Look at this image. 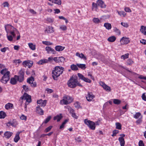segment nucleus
Returning <instances> with one entry per match:
<instances>
[{"instance_id": "nucleus-1", "label": "nucleus", "mask_w": 146, "mask_h": 146, "mask_svg": "<svg viewBox=\"0 0 146 146\" xmlns=\"http://www.w3.org/2000/svg\"><path fill=\"white\" fill-rule=\"evenodd\" d=\"M64 71L63 68L59 66H57L54 68L52 71V77L54 80H57L58 77L62 74Z\"/></svg>"}, {"instance_id": "nucleus-2", "label": "nucleus", "mask_w": 146, "mask_h": 146, "mask_svg": "<svg viewBox=\"0 0 146 146\" xmlns=\"http://www.w3.org/2000/svg\"><path fill=\"white\" fill-rule=\"evenodd\" d=\"M78 80L77 77L72 76L68 81L67 84L68 86L70 88H74L76 86Z\"/></svg>"}, {"instance_id": "nucleus-3", "label": "nucleus", "mask_w": 146, "mask_h": 146, "mask_svg": "<svg viewBox=\"0 0 146 146\" xmlns=\"http://www.w3.org/2000/svg\"><path fill=\"white\" fill-rule=\"evenodd\" d=\"M26 100V102L25 103V110L26 111L27 109V105L31 102V96L26 93H25L20 98V101L21 102H23L22 101H21V100Z\"/></svg>"}, {"instance_id": "nucleus-4", "label": "nucleus", "mask_w": 146, "mask_h": 146, "mask_svg": "<svg viewBox=\"0 0 146 146\" xmlns=\"http://www.w3.org/2000/svg\"><path fill=\"white\" fill-rule=\"evenodd\" d=\"M84 122L89 128L92 130H94L96 127L95 126V123L90 120H88L87 119H85L84 120Z\"/></svg>"}, {"instance_id": "nucleus-5", "label": "nucleus", "mask_w": 146, "mask_h": 146, "mask_svg": "<svg viewBox=\"0 0 146 146\" xmlns=\"http://www.w3.org/2000/svg\"><path fill=\"white\" fill-rule=\"evenodd\" d=\"M10 72L7 71L6 73L3 75L1 80V82L3 83L6 84L9 80Z\"/></svg>"}, {"instance_id": "nucleus-6", "label": "nucleus", "mask_w": 146, "mask_h": 146, "mask_svg": "<svg viewBox=\"0 0 146 146\" xmlns=\"http://www.w3.org/2000/svg\"><path fill=\"white\" fill-rule=\"evenodd\" d=\"M34 81V78L31 76L27 79V82L29 84H31V86L33 88L36 86V84L35 82H33Z\"/></svg>"}, {"instance_id": "nucleus-7", "label": "nucleus", "mask_w": 146, "mask_h": 146, "mask_svg": "<svg viewBox=\"0 0 146 146\" xmlns=\"http://www.w3.org/2000/svg\"><path fill=\"white\" fill-rule=\"evenodd\" d=\"M66 108L68 109V110L69 111L70 113L71 114L72 116L75 118L77 119L78 116H77L75 113L74 110L73 109H72L70 107L67 106H66Z\"/></svg>"}, {"instance_id": "nucleus-8", "label": "nucleus", "mask_w": 146, "mask_h": 146, "mask_svg": "<svg viewBox=\"0 0 146 146\" xmlns=\"http://www.w3.org/2000/svg\"><path fill=\"white\" fill-rule=\"evenodd\" d=\"M120 42L121 45H126L129 43L130 41L129 38L123 36L120 39Z\"/></svg>"}, {"instance_id": "nucleus-9", "label": "nucleus", "mask_w": 146, "mask_h": 146, "mask_svg": "<svg viewBox=\"0 0 146 146\" xmlns=\"http://www.w3.org/2000/svg\"><path fill=\"white\" fill-rule=\"evenodd\" d=\"M37 103L38 106V107H44L46 104V100H43L42 99L38 100L37 101Z\"/></svg>"}, {"instance_id": "nucleus-10", "label": "nucleus", "mask_w": 146, "mask_h": 146, "mask_svg": "<svg viewBox=\"0 0 146 146\" xmlns=\"http://www.w3.org/2000/svg\"><path fill=\"white\" fill-rule=\"evenodd\" d=\"M54 28L50 26L46 27L44 31L45 33H51L54 32Z\"/></svg>"}, {"instance_id": "nucleus-11", "label": "nucleus", "mask_w": 146, "mask_h": 146, "mask_svg": "<svg viewBox=\"0 0 146 146\" xmlns=\"http://www.w3.org/2000/svg\"><path fill=\"white\" fill-rule=\"evenodd\" d=\"M78 75L80 79L84 80L86 82L89 83H91V80L90 79L87 78L85 77L82 74L80 73H78Z\"/></svg>"}, {"instance_id": "nucleus-12", "label": "nucleus", "mask_w": 146, "mask_h": 146, "mask_svg": "<svg viewBox=\"0 0 146 146\" xmlns=\"http://www.w3.org/2000/svg\"><path fill=\"white\" fill-rule=\"evenodd\" d=\"M65 60V58L62 56L60 57H55L53 58V60L56 62L60 63L64 62Z\"/></svg>"}, {"instance_id": "nucleus-13", "label": "nucleus", "mask_w": 146, "mask_h": 146, "mask_svg": "<svg viewBox=\"0 0 146 146\" xmlns=\"http://www.w3.org/2000/svg\"><path fill=\"white\" fill-rule=\"evenodd\" d=\"M94 97V96L92 92H88V94L86 96V98L87 101L89 102H90L93 99Z\"/></svg>"}, {"instance_id": "nucleus-14", "label": "nucleus", "mask_w": 146, "mask_h": 146, "mask_svg": "<svg viewBox=\"0 0 146 146\" xmlns=\"http://www.w3.org/2000/svg\"><path fill=\"white\" fill-rule=\"evenodd\" d=\"M100 84L105 90L109 91H111V89L110 88L106 85L104 82L101 81L100 82Z\"/></svg>"}, {"instance_id": "nucleus-15", "label": "nucleus", "mask_w": 146, "mask_h": 146, "mask_svg": "<svg viewBox=\"0 0 146 146\" xmlns=\"http://www.w3.org/2000/svg\"><path fill=\"white\" fill-rule=\"evenodd\" d=\"M17 75H15L13 78H12L11 79L10 82L11 84L12 85H15L17 84Z\"/></svg>"}, {"instance_id": "nucleus-16", "label": "nucleus", "mask_w": 146, "mask_h": 146, "mask_svg": "<svg viewBox=\"0 0 146 146\" xmlns=\"http://www.w3.org/2000/svg\"><path fill=\"white\" fill-rule=\"evenodd\" d=\"M97 3L98 6L102 8H104L106 6L104 2L101 0H98Z\"/></svg>"}, {"instance_id": "nucleus-17", "label": "nucleus", "mask_w": 146, "mask_h": 146, "mask_svg": "<svg viewBox=\"0 0 146 146\" xmlns=\"http://www.w3.org/2000/svg\"><path fill=\"white\" fill-rule=\"evenodd\" d=\"M7 26H10L13 29V31H11L10 32V33L14 37H15V33L14 31H17V29H16L14 28L11 25L8 24L7 25H5V30L7 32Z\"/></svg>"}, {"instance_id": "nucleus-18", "label": "nucleus", "mask_w": 146, "mask_h": 146, "mask_svg": "<svg viewBox=\"0 0 146 146\" xmlns=\"http://www.w3.org/2000/svg\"><path fill=\"white\" fill-rule=\"evenodd\" d=\"M23 64L24 66L26 67L28 66L29 68H30L33 65V63H30L28 61H25L23 63Z\"/></svg>"}, {"instance_id": "nucleus-19", "label": "nucleus", "mask_w": 146, "mask_h": 146, "mask_svg": "<svg viewBox=\"0 0 146 146\" xmlns=\"http://www.w3.org/2000/svg\"><path fill=\"white\" fill-rule=\"evenodd\" d=\"M45 50L47 51L48 53H49L50 51L53 54H56V51L54 49L49 46L46 47L45 48Z\"/></svg>"}, {"instance_id": "nucleus-20", "label": "nucleus", "mask_w": 146, "mask_h": 146, "mask_svg": "<svg viewBox=\"0 0 146 146\" xmlns=\"http://www.w3.org/2000/svg\"><path fill=\"white\" fill-rule=\"evenodd\" d=\"M13 133L10 131H6L4 134V137L7 139H9L12 135Z\"/></svg>"}, {"instance_id": "nucleus-21", "label": "nucleus", "mask_w": 146, "mask_h": 146, "mask_svg": "<svg viewBox=\"0 0 146 146\" xmlns=\"http://www.w3.org/2000/svg\"><path fill=\"white\" fill-rule=\"evenodd\" d=\"M62 117V114L60 113L59 115H57L56 116L54 117V120H57V121L58 122L60 121Z\"/></svg>"}, {"instance_id": "nucleus-22", "label": "nucleus", "mask_w": 146, "mask_h": 146, "mask_svg": "<svg viewBox=\"0 0 146 146\" xmlns=\"http://www.w3.org/2000/svg\"><path fill=\"white\" fill-rule=\"evenodd\" d=\"M76 55L79 57L80 58L84 59V60H86L87 59V58L85 56L84 54L82 53L80 54V53L77 52L76 54Z\"/></svg>"}, {"instance_id": "nucleus-23", "label": "nucleus", "mask_w": 146, "mask_h": 146, "mask_svg": "<svg viewBox=\"0 0 146 146\" xmlns=\"http://www.w3.org/2000/svg\"><path fill=\"white\" fill-rule=\"evenodd\" d=\"M63 98L66 99L68 101L69 104L72 102L73 100V99L72 98L67 95L65 96Z\"/></svg>"}, {"instance_id": "nucleus-24", "label": "nucleus", "mask_w": 146, "mask_h": 146, "mask_svg": "<svg viewBox=\"0 0 146 146\" xmlns=\"http://www.w3.org/2000/svg\"><path fill=\"white\" fill-rule=\"evenodd\" d=\"M36 111L40 115H43L44 113L43 110L40 107L37 106L36 108Z\"/></svg>"}, {"instance_id": "nucleus-25", "label": "nucleus", "mask_w": 146, "mask_h": 146, "mask_svg": "<svg viewBox=\"0 0 146 146\" xmlns=\"http://www.w3.org/2000/svg\"><path fill=\"white\" fill-rule=\"evenodd\" d=\"M64 48V47L61 46H57L55 47V50L58 51H62L63 50Z\"/></svg>"}, {"instance_id": "nucleus-26", "label": "nucleus", "mask_w": 146, "mask_h": 146, "mask_svg": "<svg viewBox=\"0 0 146 146\" xmlns=\"http://www.w3.org/2000/svg\"><path fill=\"white\" fill-rule=\"evenodd\" d=\"M20 134V132H17L16 133L15 138H14V141L16 143L20 139L19 136Z\"/></svg>"}, {"instance_id": "nucleus-27", "label": "nucleus", "mask_w": 146, "mask_h": 146, "mask_svg": "<svg viewBox=\"0 0 146 146\" xmlns=\"http://www.w3.org/2000/svg\"><path fill=\"white\" fill-rule=\"evenodd\" d=\"M121 146H124L125 145L124 139L123 138L119 137L118 138Z\"/></svg>"}, {"instance_id": "nucleus-28", "label": "nucleus", "mask_w": 146, "mask_h": 146, "mask_svg": "<svg viewBox=\"0 0 146 146\" xmlns=\"http://www.w3.org/2000/svg\"><path fill=\"white\" fill-rule=\"evenodd\" d=\"M116 39V38L115 36H111L108 38V40L110 42H113Z\"/></svg>"}, {"instance_id": "nucleus-29", "label": "nucleus", "mask_w": 146, "mask_h": 146, "mask_svg": "<svg viewBox=\"0 0 146 146\" xmlns=\"http://www.w3.org/2000/svg\"><path fill=\"white\" fill-rule=\"evenodd\" d=\"M5 107V109L7 110L12 109L13 107V105L12 104L8 103L6 104Z\"/></svg>"}, {"instance_id": "nucleus-30", "label": "nucleus", "mask_w": 146, "mask_h": 146, "mask_svg": "<svg viewBox=\"0 0 146 146\" xmlns=\"http://www.w3.org/2000/svg\"><path fill=\"white\" fill-rule=\"evenodd\" d=\"M117 12L120 16H122L123 17H125L126 15V14L123 11H117Z\"/></svg>"}, {"instance_id": "nucleus-31", "label": "nucleus", "mask_w": 146, "mask_h": 146, "mask_svg": "<svg viewBox=\"0 0 146 146\" xmlns=\"http://www.w3.org/2000/svg\"><path fill=\"white\" fill-rule=\"evenodd\" d=\"M104 26L108 30H110L111 28V25L108 23H105L104 24Z\"/></svg>"}, {"instance_id": "nucleus-32", "label": "nucleus", "mask_w": 146, "mask_h": 146, "mask_svg": "<svg viewBox=\"0 0 146 146\" xmlns=\"http://www.w3.org/2000/svg\"><path fill=\"white\" fill-rule=\"evenodd\" d=\"M48 1H52V3L60 5L61 4V0H48Z\"/></svg>"}, {"instance_id": "nucleus-33", "label": "nucleus", "mask_w": 146, "mask_h": 146, "mask_svg": "<svg viewBox=\"0 0 146 146\" xmlns=\"http://www.w3.org/2000/svg\"><path fill=\"white\" fill-rule=\"evenodd\" d=\"M76 65L79 68H81L83 70L85 69L86 68V65L84 64H77Z\"/></svg>"}, {"instance_id": "nucleus-34", "label": "nucleus", "mask_w": 146, "mask_h": 146, "mask_svg": "<svg viewBox=\"0 0 146 146\" xmlns=\"http://www.w3.org/2000/svg\"><path fill=\"white\" fill-rule=\"evenodd\" d=\"M28 45L29 48L32 50H35L36 49V46L32 43H28Z\"/></svg>"}, {"instance_id": "nucleus-35", "label": "nucleus", "mask_w": 146, "mask_h": 146, "mask_svg": "<svg viewBox=\"0 0 146 146\" xmlns=\"http://www.w3.org/2000/svg\"><path fill=\"white\" fill-rule=\"evenodd\" d=\"M48 62V60L46 59H43L41 60L38 62V63L39 64L42 65L44 64L47 63Z\"/></svg>"}, {"instance_id": "nucleus-36", "label": "nucleus", "mask_w": 146, "mask_h": 146, "mask_svg": "<svg viewBox=\"0 0 146 146\" xmlns=\"http://www.w3.org/2000/svg\"><path fill=\"white\" fill-rule=\"evenodd\" d=\"M17 81L20 82H21L24 80V76H17Z\"/></svg>"}, {"instance_id": "nucleus-37", "label": "nucleus", "mask_w": 146, "mask_h": 146, "mask_svg": "<svg viewBox=\"0 0 146 146\" xmlns=\"http://www.w3.org/2000/svg\"><path fill=\"white\" fill-rule=\"evenodd\" d=\"M93 22L96 24H98L101 23L100 20L98 18H94L92 20Z\"/></svg>"}, {"instance_id": "nucleus-38", "label": "nucleus", "mask_w": 146, "mask_h": 146, "mask_svg": "<svg viewBox=\"0 0 146 146\" xmlns=\"http://www.w3.org/2000/svg\"><path fill=\"white\" fill-rule=\"evenodd\" d=\"M6 116V114L3 111H0V118H4Z\"/></svg>"}, {"instance_id": "nucleus-39", "label": "nucleus", "mask_w": 146, "mask_h": 146, "mask_svg": "<svg viewBox=\"0 0 146 146\" xmlns=\"http://www.w3.org/2000/svg\"><path fill=\"white\" fill-rule=\"evenodd\" d=\"M113 102L114 104L117 105L119 104L121 102L120 100L117 99H113Z\"/></svg>"}, {"instance_id": "nucleus-40", "label": "nucleus", "mask_w": 146, "mask_h": 146, "mask_svg": "<svg viewBox=\"0 0 146 146\" xmlns=\"http://www.w3.org/2000/svg\"><path fill=\"white\" fill-rule=\"evenodd\" d=\"M77 66V65L73 64L70 67L71 69L73 70H78V68Z\"/></svg>"}, {"instance_id": "nucleus-41", "label": "nucleus", "mask_w": 146, "mask_h": 146, "mask_svg": "<svg viewBox=\"0 0 146 146\" xmlns=\"http://www.w3.org/2000/svg\"><path fill=\"white\" fill-rule=\"evenodd\" d=\"M68 121V120L67 119H65L64 121L62 123V124L60 126V129H62L64 128L65 125L67 122Z\"/></svg>"}, {"instance_id": "nucleus-42", "label": "nucleus", "mask_w": 146, "mask_h": 146, "mask_svg": "<svg viewBox=\"0 0 146 146\" xmlns=\"http://www.w3.org/2000/svg\"><path fill=\"white\" fill-rule=\"evenodd\" d=\"M98 5L97 4V3H95L94 2L92 4V9L93 10L94 8L96 9H96H98Z\"/></svg>"}, {"instance_id": "nucleus-43", "label": "nucleus", "mask_w": 146, "mask_h": 146, "mask_svg": "<svg viewBox=\"0 0 146 146\" xmlns=\"http://www.w3.org/2000/svg\"><path fill=\"white\" fill-rule=\"evenodd\" d=\"M60 102L61 103H63V104L65 105H67L69 104L68 103V101L66 100V99H64V98Z\"/></svg>"}, {"instance_id": "nucleus-44", "label": "nucleus", "mask_w": 146, "mask_h": 146, "mask_svg": "<svg viewBox=\"0 0 146 146\" xmlns=\"http://www.w3.org/2000/svg\"><path fill=\"white\" fill-rule=\"evenodd\" d=\"M142 116H141V117L136 122L137 124L138 125L140 124L142 122Z\"/></svg>"}, {"instance_id": "nucleus-45", "label": "nucleus", "mask_w": 146, "mask_h": 146, "mask_svg": "<svg viewBox=\"0 0 146 146\" xmlns=\"http://www.w3.org/2000/svg\"><path fill=\"white\" fill-rule=\"evenodd\" d=\"M141 114L139 112H137L134 115L133 117L135 119L138 118L141 115Z\"/></svg>"}, {"instance_id": "nucleus-46", "label": "nucleus", "mask_w": 146, "mask_h": 146, "mask_svg": "<svg viewBox=\"0 0 146 146\" xmlns=\"http://www.w3.org/2000/svg\"><path fill=\"white\" fill-rule=\"evenodd\" d=\"M116 128L118 129H121V124L119 123H116Z\"/></svg>"}, {"instance_id": "nucleus-47", "label": "nucleus", "mask_w": 146, "mask_h": 146, "mask_svg": "<svg viewBox=\"0 0 146 146\" xmlns=\"http://www.w3.org/2000/svg\"><path fill=\"white\" fill-rule=\"evenodd\" d=\"M42 43L46 45H52L53 44L52 43L48 41H43Z\"/></svg>"}, {"instance_id": "nucleus-48", "label": "nucleus", "mask_w": 146, "mask_h": 146, "mask_svg": "<svg viewBox=\"0 0 146 146\" xmlns=\"http://www.w3.org/2000/svg\"><path fill=\"white\" fill-rule=\"evenodd\" d=\"M129 57V54L126 53L124 55H122L121 56V59H123L124 60H125V59L128 58Z\"/></svg>"}, {"instance_id": "nucleus-49", "label": "nucleus", "mask_w": 146, "mask_h": 146, "mask_svg": "<svg viewBox=\"0 0 146 146\" xmlns=\"http://www.w3.org/2000/svg\"><path fill=\"white\" fill-rule=\"evenodd\" d=\"M60 29L64 31L67 29V27L65 25H62L60 27Z\"/></svg>"}, {"instance_id": "nucleus-50", "label": "nucleus", "mask_w": 146, "mask_h": 146, "mask_svg": "<svg viewBox=\"0 0 146 146\" xmlns=\"http://www.w3.org/2000/svg\"><path fill=\"white\" fill-rule=\"evenodd\" d=\"M8 71H7V69L6 68H4L1 70L0 73L4 75Z\"/></svg>"}, {"instance_id": "nucleus-51", "label": "nucleus", "mask_w": 146, "mask_h": 146, "mask_svg": "<svg viewBox=\"0 0 146 146\" xmlns=\"http://www.w3.org/2000/svg\"><path fill=\"white\" fill-rule=\"evenodd\" d=\"M113 30L114 31L116 32L118 34L120 35V34L121 32L120 30L116 27H114Z\"/></svg>"}, {"instance_id": "nucleus-52", "label": "nucleus", "mask_w": 146, "mask_h": 146, "mask_svg": "<svg viewBox=\"0 0 146 146\" xmlns=\"http://www.w3.org/2000/svg\"><path fill=\"white\" fill-rule=\"evenodd\" d=\"M119 131L118 130H115L113 131V134L112 135V137L115 136L117 133H118Z\"/></svg>"}, {"instance_id": "nucleus-53", "label": "nucleus", "mask_w": 146, "mask_h": 146, "mask_svg": "<svg viewBox=\"0 0 146 146\" xmlns=\"http://www.w3.org/2000/svg\"><path fill=\"white\" fill-rule=\"evenodd\" d=\"M51 118V117L50 116H48L44 121V123H47L50 120Z\"/></svg>"}, {"instance_id": "nucleus-54", "label": "nucleus", "mask_w": 146, "mask_h": 146, "mask_svg": "<svg viewBox=\"0 0 146 146\" xmlns=\"http://www.w3.org/2000/svg\"><path fill=\"white\" fill-rule=\"evenodd\" d=\"M52 127V126H50L46 128L44 130L45 132H49L51 129Z\"/></svg>"}, {"instance_id": "nucleus-55", "label": "nucleus", "mask_w": 146, "mask_h": 146, "mask_svg": "<svg viewBox=\"0 0 146 146\" xmlns=\"http://www.w3.org/2000/svg\"><path fill=\"white\" fill-rule=\"evenodd\" d=\"M133 63V62L131 59H129L127 60V64L128 65H131Z\"/></svg>"}, {"instance_id": "nucleus-56", "label": "nucleus", "mask_w": 146, "mask_h": 146, "mask_svg": "<svg viewBox=\"0 0 146 146\" xmlns=\"http://www.w3.org/2000/svg\"><path fill=\"white\" fill-rule=\"evenodd\" d=\"M124 10L126 12H131L130 9L127 7H125L124 9Z\"/></svg>"}, {"instance_id": "nucleus-57", "label": "nucleus", "mask_w": 146, "mask_h": 146, "mask_svg": "<svg viewBox=\"0 0 146 146\" xmlns=\"http://www.w3.org/2000/svg\"><path fill=\"white\" fill-rule=\"evenodd\" d=\"M7 49L9 50V48L8 47H4L3 48H2L1 49V52H5L6 51Z\"/></svg>"}, {"instance_id": "nucleus-58", "label": "nucleus", "mask_w": 146, "mask_h": 146, "mask_svg": "<svg viewBox=\"0 0 146 146\" xmlns=\"http://www.w3.org/2000/svg\"><path fill=\"white\" fill-rule=\"evenodd\" d=\"M3 5L4 7H9V4L7 2H5L3 3Z\"/></svg>"}, {"instance_id": "nucleus-59", "label": "nucleus", "mask_w": 146, "mask_h": 146, "mask_svg": "<svg viewBox=\"0 0 146 146\" xmlns=\"http://www.w3.org/2000/svg\"><path fill=\"white\" fill-rule=\"evenodd\" d=\"M22 88H23V89L26 92H27L29 91V89L28 86L24 85L23 86Z\"/></svg>"}, {"instance_id": "nucleus-60", "label": "nucleus", "mask_w": 146, "mask_h": 146, "mask_svg": "<svg viewBox=\"0 0 146 146\" xmlns=\"http://www.w3.org/2000/svg\"><path fill=\"white\" fill-rule=\"evenodd\" d=\"M19 76H24V72L22 70H21L19 71Z\"/></svg>"}, {"instance_id": "nucleus-61", "label": "nucleus", "mask_w": 146, "mask_h": 146, "mask_svg": "<svg viewBox=\"0 0 146 146\" xmlns=\"http://www.w3.org/2000/svg\"><path fill=\"white\" fill-rule=\"evenodd\" d=\"M121 24L122 26L124 27H128V24L126 23L121 22Z\"/></svg>"}, {"instance_id": "nucleus-62", "label": "nucleus", "mask_w": 146, "mask_h": 146, "mask_svg": "<svg viewBox=\"0 0 146 146\" xmlns=\"http://www.w3.org/2000/svg\"><path fill=\"white\" fill-rule=\"evenodd\" d=\"M146 30V27H144L143 26H141V27L140 31L142 33L143 31H145Z\"/></svg>"}, {"instance_id": "nucleus-63", "label": "nucleus", "mask_w": 146, "mask_h": 146, "mask_svg": "<svg viewBox=\"0 0 146 146\" xmlns=\"http://www.w3.org/2000/svg\"><path fill=\"white\" fill-rule=\"evenodd\" d=\"M6 124L7 126L8 127H9L11 125H12V126H14L13 123L11 122H9L7 123H6Z\"/></svg>"}, {"instance_id": "nucleus-64", "label": "nucleus", "mask_w": 146, "mask_h": 146, "mask_svg": "<svg viewBox=\"0 0 146 146\" xmlns=\"http://www.w3.org/2000/svg\"><path fill=\"white\" fill-rule=\"evenodd\" d=\"M139 146H144V143L143 141L142 140H140L139 143Z\"/></svg>"}]
</instances>
